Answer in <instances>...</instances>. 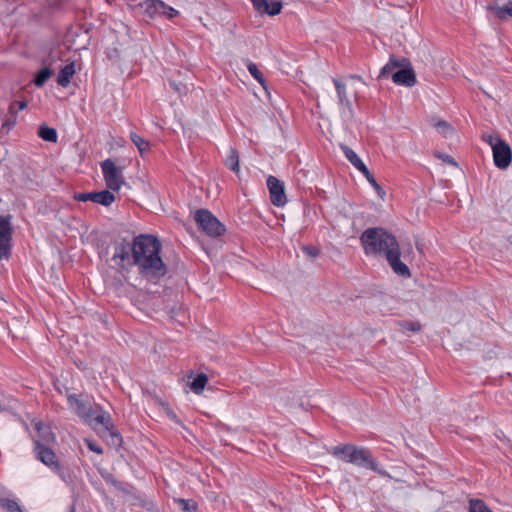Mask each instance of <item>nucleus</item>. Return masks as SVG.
Here are the masks:
<instances>
[{
	"label": "nucleus",
	"mask_w": 512,
	"mask_h": 512,
	"mask_svg": "<svg viewBox=\"0 0 512 512\" xmlns=\"http://www.w3.org/2000/svg\"><path fill=\"white\" fill-rule=\"evenodd\" d=\"M161 249V242L151 234L134 237L132 266H137L139 275L148 281H157L167 274L168 268L160 256Z\"/></svg>",
	"instance_id": "obj_2"
},
{
	"label": "nucleus",
	"mask_w": 512,
	"mask_h": 512,
	"mask_svg": "<svg viewBox=\"0 0 512 512\" xmlns=\"http://www.w3.org/2000/svg\"><path fill=\"white\" fill-rule=\"evenodd\" d=\"M355 168L357 170H359L364 176L366 179H368L370 176H372L373 174L369 171V169L367 168V166L363 163V161H361L360 163H358Z\"/></svg>",
	"instance_id": "obj_47"
},
{
	"label": "nucleus",
	"mask_w": 512,
	"mask_h": 512,
	"mask_svg": "<svg viewBox=\"0 0 512 512\" xmlns=\"http://www.w3.org/2000/svg\"><path fill=\"white\" fill-rule=\"evenodd\" d=\"M355 168L357 170H359L364 176L366 179H368L370 176H372L373 174L369 171V169L367 168V166L363 163V161H361L360 163H358Z\"/></svg>",
	"instance_id": "obj_46"
},
{
	"label": "nucleus",
	"mask_w": 512,
	"mask_h": 512,
	"mask_svg": "<svg viewBox=\"0 0 512 512\" xmlns=\"http://www.w3.org/2000/svg\"><path fill=\"white\" fill-rule=\"evenodd\" d=\"M400 251H401V255H403L404 257H407V255L412 253L411 244H408L407 247L403 246L402 250H400Z\"/></svg>",
	"instance_id": "obj_52"
},
{
	"label": "nucleus",
	"mask_w": 512,
	"mask_h": 512,
	"mask_svg": "<svg viewBox=\"0 0 512 512\" xmlns=\"http://www.w3.org/2000/svg\"><path fill=\"white\" fill-rule=\"evenodd\" d=\"M367 181L372 185V187L375 189L376 193L378 194V196L380 198H384L386 193L385 191L383 190V188L378 184V182L376 181L374 175L370 176Z\"/></svg>",
	"instance_id": "obj_42"
},
{
	"label": "nucleus",
	"mask_w": 512,
	"mask_h": 512,
	"mask_svg": "<svg viewBox=\"0 0 512 512\" xmlns=\"http://www.w3.org/2000/svg\"><path fill=\"white\" fill-rule=\"evenodd\" d=\"M267 187L270 193V200L274 206L282 207L287 203L284 183L275 176L267 178Z\"/></svg>",
	"instance_id": "obj_11"
},
{
	"label": "nucleus",
	"mask_w": 512,
	"mask_h": 512,
	"mask_svg": "<svg viewBox=\"0 0 512 512\" xmlns=\"http://www.w3.org/2000/svg\"><path fill=\"white\" fill-rule=\"evenodd\" d=\"M102 435L114 447H120L121 446V444H122V436L114 427H110L109 429L107 428V431H103Z\"/></svg>",
	"instance_id": "obj_27"
},
{
	"label": "nucleus",
	"mask_w": 512,
	"mask_h": 512,
	"mask_svg": "<svg viewBox=\"0 0 512 512\" xmlns=\"http://www.w3.org/2000/svg\"><path fill=\"white\" fill-rule=\"evenodd\" d=\"M350 78L355 79V80H359V81H363L362 77L359 76V75H350Z\"/></svg>",
	"instance_id": "obj_54"
},
{
	"label": "nucleus",
	"mask_w": 512,
	"mask_h": 512,
	"mask_svg": "<svg viewBox=\"0 0 512 512\" xmlns=\"http://www.w3.org/2000/svg\"><path fill=\"white\" fill-rule=\"evenodd\" d=\"M12 234L10 216H0V239L12 240Z\"/></svg>",
	"instance_id": "obj_24"
},
{
	"label": "nucleus",
	"mask_w": 512,
	"mask_h": 512,
	"mask_svg": "<svg viewBox=\"0 0 512 512\" xmlns=\"http://www.w3.org/2000/svg\"><path fill=\"white\" fill-rule=\"evenodd\" d=\"M490 10H492L500 19H505L507 16L512 18V1L506 0L503 5L494 3L493 5H490Z\"/></svg>",
	"instance_id": "obj_20"
},
{
	"label": "nucleus",
	"mask_w": 512,
	"mask_h": 512,
	"mask_svg": "<svg viewBox=\"0 0 512 512\" xmlns=\"http://www.w3.org/2000/svg\"><path fill=\"white\" fill-rule=\"evenodd\" d=\"M144 15L149 19L165 16L169 19L176 17L179 12L161 0H144L141 3Z\"/></svg>",
	"instance_id": "obj_6"
},
{
	"label": "nucleus",
	"mask_w": 512,
	"mask_h": 512,
	"mask_svg": "<svg viewBox=\"0 0 512 512\" xmlns=\"http://www.w3.org/2000/svg\"><path fill=\"white\" fill-rule=\"evenodd\" d=\"M11 241L6 239H0V260H8L11 256Z\"/></svg>",
	"instance_id": "obj_39"
},
{
	"label": "nucleus",
	"mask_w": 512,
	"mask_h": 512,
	"mask_svg": "<svg viewBox=\"0 0 512 512\" xmlns=\"http://www.w3.org/2000/svg\"><path fill=\"white\" fill-rule=\"evenodd\" d=\"M208 382V376L205 373L198 374L190 383V388L195 394H200Z\"/></svg>",
	"instance_id": "obj_26"
},
{
	"label": "nucleus",
	"mask_w": 512,
	"mask_h": 512,
	"mask_svg": "<svg viewBox=\"0 0 512 512\" xmlns=\"http://www.w3.org/2000/svg\"><path fill=\"white\" fill-rule=\"evenodd\" d=\"M494 164L499 169H506L512 161V150L510 146L503 140L497 139L493 145Z\"/></svg>",
	"instance_id": "obj_9"
},
{
	"label": "nucleus",
	"mask_w": 512,
	"mask_h": 512,
	"mask_svg": "<svg viewBox=\"0 0 512 512\" xmlns=\"http://www.w3.org/2000/svg\"><path fill=\"white\" fill-rule=\"evenodd\" d=\"M69 406L75 411V413L88 423H92L93 415L96 413L90 402L79 399L75 394H69L67 396Z\"/></svg>",
	"instance_id": "obj_10"
},
{
	"label": "nucleus",
	"mask_w": 512,
	"mask_h": 512,
	"mask_svg": "<svg viewBox=\"0 0 512 512\" xmlns=\"http://www.w3.org/2000/svg\"><path fill=\"white\" fill-rule=\"evenodd\" d=\"M54 71L50 67H44L40 69L33 80V83L37 87H42L46 81L53 75Z\"/></svg>",
	"instance_id": "obj_28"
},
{
	"label": "nucleus",
	"mask_w": 512,
	"mask_h": 512,
	"mask_svg": "<svg viewBox=\"0 0 512 512\" xmlns=\"http://www.w3.org/2000/svg\"><path fill=\"white\" fill-rule=\"evenodd\" d=\"M401 66L398 67L392 74V81L396 85H402L406 87H413L416 84V74L409 59L405 58V62H401Z\"/></svg>",
	"instance_id": "obj_8"
},
{
	"label": "nucleus",
	"mask_w": 512,
	"mask_h": 512,
	"mask_svg": "<svg viewBox=\"0 0 512 512\" xmlns=\"http://www.w3.org/2000/svg\"><path fill=\"white\" fill-rule=\"evenodd\" d=\"M34 426L37 431V436L33 438L34 447L37 446V443L41 445H49L56 441V437L51 431V428L44 425L42 421L35 422Z\"/></svg>",
	"instance_id": "obj_14"
},
{
	"label": "nucleus",
	"mask_w": 512,
	"mask_h": 512,
	"mask_svg": "<svg viewBox=\"0 0 512 512\" xmlns=\"http://www.w3.org/2000/svg\"><path fill=\"white\" fill-rule=\"evenodd\" d=\"M224 164L231 171L239 173V153L235 148L230 147L229 155L224 160Z\"/></svg>",
	"instance_id": "obj_21"
},
{
	"label": "nucleus",
	"mask_w": 512,
	"mask_h": 512,
	"mask_svg": "<svg viewBox=\"0 0 512 512\" xmlns=\"http://www.w3.org/2000/svg\"><path fill=\"white\" fill-rule=\"evenodd\" d=\"M331 454L337 459L355 466L372 470L383 477L391 478L390 474L379 467L372 452L366 447L344 444L333 447Z\"/></svg>",
	"instance_id": "obj_3"
},
{
	"label": "nucleus",
	"mask_w": 512,
	"mask_h": 512,
	"mask_svg": "<svg viewBox=\"0 0 512 512\" xmlns=\"http://www.w3.org/2000/svg\"><path fill=\"white\" fill-rule=\"evenodd\" d=\"M482 139L487 142L492 148H493V145L495 144V142L497 141V139H501L499 136H493V135H486L484 134L482 136Z\"/></svg>",
	"instance_id": "obj_50"
},
{
	"label": "nucleus",
	"mask_w": 512,
	"mask_h": 512,
	"mask_svg": "<svg viewBox=\"0 0 512 512\" xmlns=\"http://www.w3.org/2000/svg\"><path fill=\"white\" fill-rule=\"evenodd\" d=\"M85 443L90 451L97 454H103V449L93 440L85 439Z\"/></svg>",
	"instance_id": "obj_44"
},
{
	"label": "nucleus",
	"mask_w": 512,
	"mask_h": 512,
	"mask_svg": "<svg viewBox=\"0 0 512 512\" xmlns=\"http://www.w3.org/2000/svg\"><path fill=\"white\" fill-rule=\"evenodd\" d=\"M175 502L178 504L179 508L183 512H196L197 510V503L192 499H182L178 498L175 499Z\"/></svg>",
	"instance_id": "obj_34"
},
{
	"label": "nucleus",
	"mask_w": 512,
	"mask_h": 512,
	"mask_svg": "<svg viewBox=\"0 0 512 512\" xmlns=\"http://www.w3.org/2000/svg\"><path fill=\"white\" fill-rule=\"evenodd\" d=\"M38 136L44 141L51 143H56L58 138L56 129L51 128L46 124L40 125L38 129Z\"/></svg>",
	"instance_id": "obj_22"
},
{
	"label": "nucleus",
	"mask_w": 512,
	"mask_h": 512,
	"mask_svg": "<svg viewBox=\"0 0 512 512\" xmlns=\"http://www.w3.org/2000/svg\"><path fill=\"white\" fill-rule=\"evenodd\" d=\"M59 478L67 485H72L75 481V474L69 466H64L58 462L52 469Z\"/></svg>",
	"instance_id": "obj_18"
},
{
	"label": "nucleus",
	"mask_w": 512,
	"mask_h": 512,
	"mask_svg": "<svg viewBox=\"0 0 512 512\" xmlns=\"http://www.w3.org/2000/svg\"><path fill=\"white\" fill-rule=\"evenodd\" d=\"M405 62V57L390 56L389 61L381 68L379 78H391L392 74Z\"/></svg>",
	"instance_id": "obj_17"
},
{
	"label": "nucleus",
	"mask_w": 512,
	"mask_h": 512,
	"mask_svg": "<svg viewBox=\"0 0 512 512\" xmlns=\"http://www.w3.org/2000/svg\"><path fill=\"white\" fill-rule=\"evenodd\" d=\"M194 219L198 228L210 237H218L225 232V226L207 209L197 210Z\"/></svg>",
	"instance_id": "obj_5"
},
{
	"label": "nucleus",
	"mask_w": 512,
	"mask_h": 512,
	"mask_svg": "<svg viewBox=\"0 0 512 512\" xmlns=\"http://www.w3.org/2000/svg\"><path fill=\"white\" fill-rule=\"evenodd\" d=\"M5 410H6L5 406L0 402V413Z\"/></svg>",
	"instance_id": "obj_56"
},
{
	"label": "nucleus",
	"mask_w": 512,
	"mask_h": 512,
	"mask_svg": "<svg viewBox=\"0 0 512 512\" xmlns=\"http://www.w3.org/2000/svg\"><path fill=\"white\" fill-rule=\"evenodd\" d=\"M80 30V34L75 32V36L79 38V41L77 42L76 39L73 40L74 43L78 45V49L86 48L90 43L89 29H84V27H80Z\"/></svg>",
	"instance_id": "obj_32"
},
{
	"label": "nucleus",
	"mask_w": 512,
	"mask_h": 512,
	"mask_svg": "<svg viewBox=\"0 0 512 512\" xmlns=\"http://www.w3.org/2000/svg\"><path fill=\"white\" fill-rule=\"evenodd\" d=\"M167 313L172 320H175L179 323H183L185 318V311L183 310L181 305L174 304L173 306L168 308Z\"/></svg>",
	"instance_id": "obj_30"
},
{
	"label": "nucleus",
	"mask_w": 512,
	"mask_h": 512,
	"mask_svg": "<svg viewBox=\"0 0 512 512\" xmlns=\"http://www.w3.org/2000/svg\"><path fill=\"white\" fill-rule=\"evenodd\" d=\"M0 507L7 512H23L20 505L12 499L0 498Z\"/></svg>",
	"instance_id": "obj_31"
},
{
	"label": "nucleus",
	"mask_w": 512,
	"mask_h": 512,
	"mask_svg": "<svg viewBox=\"0 0 512 512\" xmlns=\"http://www.w3.org/2000/svg\"><path fill=\"white\" fill-rule=\"evenodd\" d=\"M333 83L335 85V89L337 92L338 104L340 106H345L348 109V111L350 112V114H353L352 102L347 97L346 84L341 82L337 78H333Z\"/></svg>",
	"instance_id": "obj_16"
},
{
	"label": "nucleus",
	"mask_w": 512,
	"mask_h": 512,
	"mask_svg": "<svg viewBox=\"0 0 512 512\" xmlns=\"http://www.w3.org/2000/svg\"><path fill=\"white\" fill-rule=\"evenodd\" d=\"M9 118L3 123V128L10 130L15 126L17 120V111L15 110V103H11L9 106Z\"/></svg>",
	"instance_id": "obj_37"
},
{
	"label": "nucleus",
	"mask_w": 512,
	"mask_h": 512,
	"mask_svg": "<svg viewBox=\"0 0 512 512\" xmlns=\"http://www.w3.org/2000/svg\"><path fill=\"white\" fill-rule=\"evenodd\" d=\"M434 156L438 159H441L443 162L447 163V164H450L452 166H458L457 162L454 160L453 157H451L450 155L448 154H445V153H441L439 151H436L434 153Z\"/></svg>",
	"instance_id": "obj_43"
},
{
	"label": "nucleus",
	"mask_w": 512,
	"mask_h": 512,
	"mask_svg": "<svg viewBox=\"0 0 512 512\" xmlns=\"http://www.w3.org/2000/svg\"><path fill=\"white\" fill-rule=\"evenodd\" d=\"M247 69L249 73L262 85V87L266 89V80L263 74L258 69L257 65L253 62H249L247 65Z\"/></svg>",
	"instance_id": "obj_35"
},
{
	"label": "nucleus",
	"mask_w": 512,
	"mask_h": 512,
	"mask_svg": "<svg viewBox=\"0 0 512 512\" xmlns=\"http://www.w3.org/2000/svg\"><path fill=\"white\" fill-rule=\"evenodd\" d=\"M134 235L126 232L119 234L113 241L112 260L123 269L132 267L134 254Z\"/></svg>",
	"instance_id": "obj_4"
},
{
	"label": "nucleus",
	"mask_w": 512,
	"mask_h": 512,
	"mask_svg": "<svg viewBox=\"0 0 512 512\" xmlns=\"http://www.w3.org/2000/svg\"><path fill=\"white\" fill-rule=\"evenodd\" d=\"M101 410L99 407L96 408L97 410ZM92 422H96L97 424H101L103 426V431H107V428L114 427L111 417L109 414L105 413L104 411H100V413H95L92 418Z\"/></svg>",
	"instance_id": "obj_25"
},
{
	"label": "nucleus",
	"mask_w": 512,
	"mask_h": 512,
	"mask_svg": "<svg viewBox=\"0 0 512 512\" xmlns=\"http://www.w3.org/2000/svg\"><path fill=\"white\" fill-rule=\"evenodd\" d=\"M100 474L107 484L114 486L117 490H123L122 483L119 482L112 473L102 471Z\"/></svg>",
	"instance_id": "obj_40"
},
{
	"label": "nucleus",
	"mask_w": 512,
	"mask_h": 512,
	"mask_svg": "<svg viewBox=\"0 0 512 512\" xmlns=\"http://www.w3.org/2000/svg\"><path fill=\"white\" fill-rule=\"evenodd\" d=\"M130 139L133 142V144L137 147L139 153L141 156L144 155L145 152H147L150 148V144L148 141H146L144 138L139 136L135 132L130 133Z\"/></svg>",
	"instance_id": "obj_29"
},
{
	"label": "nucleus",
	"mask_w": 512,
	"mask_h": 512,
	"mask_svg": "<svg viewBox=\"0 0 512 512\" xmlns=\"http://www.w3.org/2000/svg\"><path fill=\"white\" fill-rule=\"evenodd\" d=\"M431 124L436 128V130L441 135H443L446 138L454 133L453 127L445 120L432 118Z\"/></svg>",
	"instance_id": "obj_23"
},
{
	"label": "nucleus",
	"mask_w": 512,
	"mask_h": 512,
	"mask_svg": "<svg viewBox=\"0 0 512 512\" xmlns=\"http://www.w3.org/2000/svg\"><path fill=\"white\" fill-rule=\"evenodd\" d=\"M166 413L173 421H175L176 423H180V421L177 418V415L174 413L173 410L167 408Z\"/></svg>",
	"instance_id": "obj_53"
},
{
	"label": "nucleus",
	"mask_w": 512,
	"mask_h": 512,
	"mask_svg": "<svg viewBox=\"0 0 512 512\" xmlns=\"http://www.w3.org/2000/svg\"><path fill=\"white\" fill-rule=\"evenodd\" d=\"M74 200L80 202L92 201L103 206H110L115 201V196L109 190L94 191L87 193H75Z\"/></svg>",
	"instance_id": "obj_12"
},
{
	"label": "nucleus",
	"mask_w": 512,
	"mask_h": 512,
	"mask_svg": "<svg viewBox=\"0 0 512 512\" xmlns=\"http://www.w3.org/2000/svg\"><path fill=\"white\" fill-rule=\"evenodd\" d=\"M355 168L357 170H359L364 176L366 179H368L370 176H372L373 174L369 171V169L367 168V166L363 163V161H361L360 163H358Z\"/></svg>",
	"instance_id": "obj_48"
},
{
	"label": "nucleus",
	"mask_w": 512,
	"mask_h": 512,
	"mask_svg": "<svg viewBox=\"0 0 512 512\" xmlns=\"http://www.w3.org/2000/svg\"><path fill=\"white\" fill-rule=\"evenodd\" d=\"M355 168L357 170H359L364 176L366 179H368L370 176H372L373 174L369 171V169L367 168V166L363 163V161H361L360 163H358Z\"/></svg>",
	"instance_id": "obj_49"
},
{
	"label": "nucleus",
	"mask_w": 512,
	"mask_h": 512,
	"mask_svg": "<svg viewBox=\"0 0 512 512\" xmlns=\"http://www.w3.org/2000/svg\"><path fill=\"white\" fill-rule=\"evenodd\" d=\"M469 512H493L487 504L481 499H471L469 502Z\"/></svg>",
	"instance_id": "obj_33"
},
{
	"label": "nucleus",
	"mask_w": 512,
	"mask_h": 512,
	"mask_svg": "<svg viewBox=\"0 0 512 512\" xmlns=\"http://www.w3.org/2000/svg\"><path fill=\"white\" fill-rule=\"evenodd\" d=\"M341 149L345 155V157L350 161V163L355 167L362 160L358 157L356 152L348 147L347 145L341 144Z\"/></svg>",
	"instance_id": "obj_36"
},
{
	"label": "nucleus",
	"mask_w": 512,
	"mask_h": 512,
	"mask_svg": "<svg viewBox=\"0 0 512 512\" xmlns=\"http://www.w3.org/2000/svg\"><path fill=\"white\" fill-rule=\"evenodd\" d=\"M34 454L37 460L50 469L59 462L56 453L48 445L37 443V446L34 447Z\"/></svg>",
	"instance_id": "obj_13"
},
{
	"label": "nucleus",
	"mask_w": 512,
	"mask_h": 512,
	"mask_svg": "<svg viewBox=\"0 0 512 512\" xmlns=\"http://www.w3.org/2000/svg\"><path fill=\"white\" fill-rule=\"evenodd\" d=\"M75 74V64L72 62L65 65L58 74L57 83L61 87H67L70 84V80Z\"/></svg>",
	"instance_id": "obj_19"
},
{
	"label": "nucleus",
	"mask_w": 512,
	"mask_h": 512,
	"mask_svg": "<svg viewBox=\"0 0 512 512\" xmlns=\"http://www.w3.org/2000/svg\"><path fill=\"white\" fill-rule=\"evenodd\" d=\"M398 325L402 330L411 331V332H419L422 328V325L418 321H399Z\"/></svg>",
	"instance_id": "obj_38"
},
{
	"label": "nucleus",
	"mask_w": 512,
	"mask_h": 512,
	"mask_svg": "<svg viewBox=\"0 0 512 512\" xmlns=\"http://www.w3.org/2000/svg\"><path fill=\"white\" fill-rule=\"evenodd\" d=\"M302 251L305 255H307L310 258H316L320 254L319 248L313 245H305L302 247Z\"/></svg>",
	"instance_id": "obj_41"
},
{
	"label": "nucleus",
	"mask_w": 512,
	"mask_h": 512,
	"mask_svg": "<svg viewBox=\"0 0 512 512\" xmlns=\"http://www.w3.org/2000/svg\"><path fill=\"white\" fill-rule=\"evenodd\" d=\"M364 252L384 255L393 272L404 278L411 276L408 266L401 261V251L396 237L381 227L368 228L360 236Z\"/></svg>",
	"instance_id": "obj_1"
},
{
	"label": "nucleus",
	"mask_w": 512,
	"mask_h": 512,
	"mask_svg": "<svg viewBox=\"0 0 512 512\" xmlns=\"http://www.w3.org/2000/svg\"><path fill=\"white\" fill-rule=\"evenodd\" d=\"M508 241L512 244V235L508 237Z\"/></svg>",
	"instance_id": "obj_57"
},
{
	"label": "nucleus",
	"mask_w": 512,
	"mask_h": 512,
	"mask_svg": "<svg viewBox=\"0 0 512 512\" xmlns=\"http://www.w3.org/2000/svg\"><path fill=\"white\" fill-rule=\"evenodd\" d=\"M251 2L255 10L260 14H267L269 16L278 15L283 7L281 1H273L269 3L268 0H251Z\"/></svg>",
	"instance_id": "obj_15"
},
{
	"label": "nucleus",
	"mask_w": 512,
	"mask_h": 512,
	"mask_svg": "<svg viewBox=\"0 0 512 512\" xmlns=\"http://www.w3.org/2000/svg\"><path fill=\"white\" fill-rule=\"evenodd\" d=\"M15 103V110L18 112V111H22L26 108L27 106V102L25 100H22V101H19V102H14Z\"/></svg>",
	"instance_id": "obj_51"
},
{
	"label": "nucleus",
	"mask_w": 512,
	"mask_h": 512,
	"mask_svg": "<svg viewBox=\"0 0 512 512\" xmlns=\"http://www.w3.org/2000/svg\"><path fill=\"white\" fill-rule=\"evenodd\" d=\"M170 87L178 94H182L185 92L186 87L182 83H177L176 81H169Z\"/></svg>",
	"instance_id": "obj_45"
},
{
	"label": "nucleus",
	"mask_w": 512,
	"mask_h": 512,
	"mask_svg": "<svg viewBox=\"0 0 512 512\" xmlns=\"http://www.w3.org/2000/svg\"><path fill=\"white\" fill-rule=\"evenodd\" d=\"M103 177L108 189L118 191L124 183L123 176L119 168L111 159H106L101 163Z\"/></svg>",
	"instance_id": "obj_7"
},
{
	"label": "nucleus",
	"mask_w": 512,
	"mask_h": 512,
	"mask_svg": "<svg viewBox=\"0 0 512 512\" xmlns=\"http://www.w3.org/2000/svg\"><path fill=\"white\" fill-rule=\"evenodd\" d=\"M75 510H76L75 509V505L72 504V505L69 506V511L68 512H75Z\"/></svg>",
	"instance_id": "obj_55"
}]
</instances>
